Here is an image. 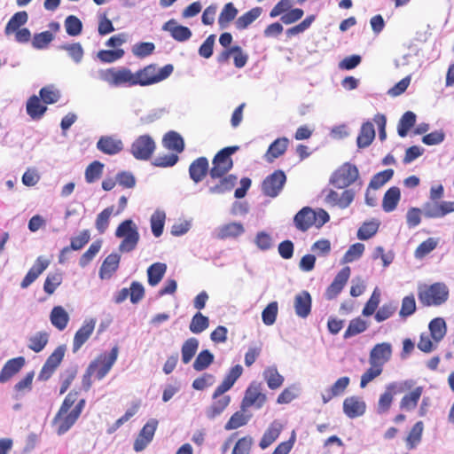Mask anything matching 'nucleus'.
<instances>
[{
  "label": "nucleus",
  "instance_id": "obj_28",
  "mask_svg": "<svg viewBox=\"0 0 454 454\" xmlns=\"http://www.w3.org/2000/svg\"><path fill=\"white\" fill-rule=\"evenodd\" d=\"M121 260V255L117 253L110 254L102 262L99 269V278L101 279H109L117 270Z\"/></svg>",
  "mask_w": 454,
  "mask_h": 454
},
{
  "label": "nucleus",
  "instance_id": "obj_15",
  "mask_svg": "<svg viewBox=\"0 0 454 454\" xmlns=\"http://www.w3.org/2000/svg\"><path fill=\"white\" fill-rule=\"evenodd\" d=\"M350 277V268H342L333 278L332 284L327 287L325 296L327 300H333L342 291Z\"/></svg>",
  "mask_w": 454,
  "mask_h": 454
},
{
  "label": "nucleus",
  "instance_id": "obj_3",
  "mask_svg": "<svg viewBox=\"0 0 454 454\" xmlns=\"http://www.w3.org/2000/svg\"><path fill=\"white\" fill-rule=\"evenodd\" d=\"M98 77L112 87L136 86L134 73L126 67L101 69Z\"/></svg>",
  "mask_w": 454,
  "mask_h": 454
},
{
  "label": "nucleus",
  "instance_id": "obj_24",
  "mask_svg": "<svg viewBox=\"0 0 454 454\" xmlns=\"http://www.w3.org/2000/svg\"><path fill=\"white\" fill-rule=\"evenodd\" d=\"M295 227L301 231H306L315 223L314 210L309 207L301 208L294 218Z\"/></svg>",
  "mask_w": 454,
  "mask_h": 454
},
{
  "label": "nucleus",
  "instance_id": "obj_49",
  "mask_svg": "<svg viewBox=\"0 0 454 454\" xmlns=\"http://www.w3.org/2000/svg\"><path fill=\"white\" fill-rule=\"evenodd\" d=\"M424 424L422 421H418L412 427L406 439V444L408 449L412 450L419 445V443L421 442Z\"/></svg>",
  "mask_w": 454,
  "mask_h": 454
},
{
  "label": "nucleus",
  "instance_id": "obj_29",
  "mask_svg": "<svg viewBox=\"0 0 454 454\" xmlns=\"http://www.w3.org/2000/svg\"><path fill=\"white\" fill-rule=\"evenodd\" d=\"M219 182L214 185L209 186L208 192L210 194H224L230 192L236 185L238 177L235 175L223 176L218 177Z\"/></svg>",
  "mask_w": 454,
  "mask_h": 454
},
{
  "label": "nucleus",
  "instance_id": "obj_37",
  "mask_svg": "<svg viewBox=\"0 0 454 454\" xmlns=\"http://www.w3.org/2000/svg\"><path fill=\"white\" fill-rule=\"evenodd\" d=\"M163 145L166 148L176 153H182L184 149V139L176 131H169L164 136Z\"/></svg>",
  "mask_w": 454,
  "mask_h": 454
},
{
  "label": "nucleus",
  "instance_id": "obj_8",
  "mask_svg": "<svg viewBox=\"0 0 454 454\" xmlns=\"http://www.w3.org/2000/svg\"><path fill=\"white\" fill-rule=\"evenodd\" d=\"M286 182V174L282 170H275L263 180L262 192L265 196L275 198L280 193Z\"/></svg>",
  "mask_w": 454,
  "mask_h": 454
},
{
  "label": "nucleus",
  "instance_id": "obj_18",
  "mask_svg": "<svg viewBox=\"0 0 454 454\" xmlns=\"http://www.w3.org/2000/svg\"><path fill=\"white\" fill-rule=\"evenodd\" d=\"M365 411L366 403L359 396H349L343 401V412L349 419L361 417Z\"/></svg>",
  "mask_w": 454,
  "mask_h": 454
},
{
  "label": "nucleus",
  "instance_id": "obj_36",
  "mask_svg": "<svg viewBox=\"0 0 454 454\" xmlns=\"http://www.w3.org/2000/svg\"><path fill=\"white\" fill-rule=\"evenodd\" d=\"M262 376L270 389L280 387L284 382V377L278 372L276 366L267 367L263 371Z\"/></svg>",
  "mask_w": 454,
  "mask_h": 454
},
{
  "label": "nucleus",
  "instance_id": "obj_14",
  "mask_svg": "<svg viewBox=\"0 0 454 454\" xmlns=\"http://www.w3.org/2000/svg\"><path fill=\"white\" fill-rule=\"evenodd\" d=\"M355 191L348 189L343 191L340 194L337 192L331 190L325 198L326 204L338 207L341 209L347 208L353 202L355 199Z\"/></svg>",
  "mask_w": 454,
  "mask_h": 454
},
{
  "label": "nucleus",
  "instance_id": "obj_41",
  "mask_svg": "<svg viewBox=\"0 0 454 454\" xmlns=\"http://www.w3.org/2000/svg\"><path fill=\"white\" fill-rule=\"evenodd\" d=\"M215 401L208 407L206 411V415L209 419H214L219 416L229 405L231 397L229 395H223Z\"/></svg>",
  "mask_w": 454,
  "mask_h": 454
},
{
  "label": "nucleus",
  "instance_id": "obj_11",
  "mask_svg": "<svg viewBox=\"0 0 454 454\" xmlns=\"http://www.w3.org/2000/svg\"><path fill=\"white\" fill-rule=\"evenodd\" d=\"M158 427V420L156 419H150L139 432L137 439L134 442V450L140 452L144 450L147 445L153 441L155 431Z\"/></svg>",
  "mask_w": 454,
  "mask_h": 454
},
{
  "label": "nucleus",
  "instance_id": "obj_61",
  "mask_svg": "<svg viewBox=\"0 0 454 454\" xmlns=\"http://www.w3.org/2000/svg\"><path fill=\"white\" fill-rule=\"evenodd\" d=\"M243 411V410L236 411L224 426V429L228 431L233 430L247 424L250 416L245 415Z\"/></svg>",
  "mask_w": 454,
  "mask_h": 454
},
{
  "label": "nucleus",
  "instance_id": "obj_9",
  "mask_svg": "<svg viewBox=\"0 0 454 454\" xmlns=\"http://www.w3.org/2000/svg\"><path fill=\"white\" fill-rule=\"evenodd\" d=\"M266 401V395L262 393V383L253 381L247 388L245 396L241 403V410L255 406L260 409Z\"/></svg>",
  "mask_w": 454,
  "mask_h": 454
},
{
  "label": "nucleus",
  "instance_id": "obj_45",
  "mask_svg": "<svg viewBox=\"0 0 454 454\" xmlns=\"http://www.w3.org/2000/svg\"><path fill=\"white\" fill-rule=\"evenodd\" d=\"M423 387H418L411 393L405 395L401 402L400 408L405 411H412L417 407L418 402L422 395Z\"/></svg>",
  "mask_w": 454,
  "mask_h": 454
},
{
  "label": "nucleus",
  "instance_id": "obj_43",
  "mask_svg": "<svg viewBox=\"0 0 454 454\" xmlns=\"http://www.w3.org/2000/svg\"><path fill=\"white\" fill-rule=\"evenodd\" d=\"M199 348V340L194 338L187 339L182 345L181 354H182V361L184 364H187L191 362L194 355L196 354Z\"/></svg>",
  "mask_w": 454,
  "mask_h": 454
},
{
  "label": "nucleus",
  "instance_id": "obj_30",
  "mask_svg": "<svg viewBox=\"0 0 454 454\" xmlns=\"http://www.w3.org/2000/svg\"><path fill=\"white\" fill-rule=\"evenodd\" d=\"M282 429V424L278 420H274L264 432L260 441L259 446L262 450L268 448L278 438Z\"/></svg>",
  "mask_w": 454,
  "mask_h": 454
},
{
  "label": "nucleus",
  "instance_id": "obj_47",
  "mask_svg": "<svg viewBox=\"0 0 454 454\" xmlns=\"http://www.w3.org/2000/svg\"><path fill=\"white\" fill-rule=\"evenodd\" d=\"M49 334L46 332H38L28 339L27 347L35 353L41 352L48 343Z\"/></svg>",
  "mask_w": 454,
  "mask_h": 454
},
{
  "label": "nucleus",
  "instance_id": "obj_20",
  "mask_svg": "<svg viewBox=\"0 0 454 454\" xmlns=\"http://www.w3.org/2000/svg\"><path fill=\"white\" fill-rule=\"evenodd\" d=\"M49 264L50 261L48 259L44 258L43 256L37 257L34 265L22 279L20 287L22 289L27 288L47 269Z\"/></svg>",
  "mask_w": 454,
  "mask_h": 454
},
{
  "label": "nucleus",
  "instance_id": "obj_10",
  "mask_svg": "<svg viewBox=\"0 0 454 454\" xmlns=\"http://www.w3.org/2000/svg\"><path fill=\"white\" fill-rule=\"evenodd\" d=\"M77 392L71 391L65 397L59 411L55 415L52 424L56 427V432L59 435H62L66 434L68 430H63L62 426H64L65 417L68 416L70 412V409L74 404L77 400Z\"/></svg>",
  "mask_w": 454,
  "mask_h": 454
},
{
  "label": "nucleus",
  "instance_id": "obj_39",
  "mask_svg": "<svg viewBox=\"0 0 454 454\" xmlns=\"http://www.w3.org/2000/svg\"><path fill=\"white\" fill-rule=\"evenodd\" d=\"M28 20L27 12L20 11L16 12L8 21L4 28V34L10 35L14 31L20 29V27L25 25Z\"/></svg>",
  "mask_w": 454,
  "mask_h": 454
},
{
  "label": "nucleus",
  "instance_id": "obj_17",
  "mask_svg": "<svg viewBox=\"0 0 454 454\" xmlns=\"http://www.w3.org/2000/svg\"><path fill=\"white\" fill-rule=\"evenodd\" d=\"M97 149L107 155H115L123 150V142L116 136H102L97 142Z\"/></svg>",
  "mask_w": 454,
  "mask_h": 454
},
{
  "label": "nucleus",
  "instance_id": "obj_12",
  "mask_svg": "<svg viewBox=\"0 0 454 454\" xmlns=\"http://www.w3.org/2000/svg\"><path fill=\"white\" fill-rule=\"evenodd\" d=\"M119 348L114 346L109 354H102L91 363H96V377L102 380L109 372L113 365L117 360Z\"/></svg>",
  "mask_w": 454,
  "mask_h": 454
},
{
  "label": "nucleus",
  "instance_id": "obj_4",
  "mask_svg": "<svg viewBox=\"0 0 454 454\" xmlns=\"http://www.w3.org/2000/svg\"><path fill=\"white\" fill-rule=\"evenodd\" d=\"M413 385L414 382L411 380L393 381L387 384L385 387V391L380 395L377 404V413L380 415L387 413L391 407L394 396L411 389Z\"/></svg>",
  "mask_w": 454,
  "mask_h": 454
},
{
  "label": "nucleus",
  "instance_id": "obj_6",
  "mask_svg": "<svg viewBox=\"0 0 454 454\" xmlns=\"http://www.w3.org/2000/svg\"><path fill=\"white\" fill-rule=\"evenodd\" d=\"M156 144L147 134L137 137L131 144L129 153L138 160H148L153 156Z\"/></svg>",
  "mask_w": 454,
  "mask_h": 454
},
{
  "label": "nucleus",
  "instance_id": "obj_58",
  "mask_svg": "<svg viewBox=\"0 0 454 454\" xmlns=\"http://www.w3.org/2000/svg\"><path fill=\"white\" fill-rule=\"evenodd\" d=\"M438 240L434 238H428L416 248L414 256L416 259H422L436 248Z\"/></svg>",
  "mask_w": 454,
  "mask_h": 454
},
{
  "label": "nucleus",
  "instance_id": "obj_59",
  "mask_svg": "<svg viewBox=\"0 0 454 454\" xmlns=\"http://www.w3.org/2000/svg\"><path fill=\"white\" fill-rule=\"evenodd\" d=\"M367 329L366 322L357 317L349 322L347 330L344 333V339L351 338L357 335Z\"/></svg>",
  "mask_w": 454,
  "mask_h": 454
},
{
  "label": "nucleus",
  "instance_id": "obj_44",
  "mask_svg": "<svg viewBox=\"0 0 454 454\" xmlns=\"http://www.w3.org/2000/svg\"><path fill=\"white\" fill-rule=\"evenodd\" d=\"M262 12L261 7H254L250 11L247 12L243 15L238 18L235 22V26L238 29L242 30L251 25L255 20H257Z\"/></svg>",
  "mask_w": 454,
  "mask_h": 454
},
{
  "label": "nucleus",
  "instance_id": "obj_33",
  "mask_svg": "<svg viewBox=\"0 0 454 454\" xmlns=\"http://www.w3.org/2000/svg\"><path fill=\"white\" fill-rule=\"evenodd\" d=\"M375 137L374 126L371 121L364 122L360 129L359 135L356 139V144L359 148L368 147Z\"/></svg>",
  "mask_w": 454,
  "mask_h": 454
},
{
  "label": "nucleus",
  "instance_id": "obj_46",
  "mask_svg": "<svg viewBox=\"0 0 454 454\" xmlns=\"http://www.w3.org/2000/svg\"><path fill=\"white\" fill-rule=\"evenodd\" d=\"M166 214L163 210L157 209L152 215L150 219L151 229L153 234L158 238L163 232V228L165 224Z\"/></svg>",
  "mask_w": 454,
  "mask_h": 454
},
{
  "label": "nucleus",
  "instance_id": "obj_62",
  "mask_svg": "<svg viewBox=\"0 0 454 454\" xmlns=\"http://www.w3.org/2000/svg\"><path fill=\"white\" fill-rule=\"evenodd\" d=\"M102 247V241L101 240H96L94 241L88 250L81 256L79 260V265L82 268L86 267L97 255V254L99 252L100 248Z\"/></svg>",
  "mask_w": 454,
  "mask_h": 454
},
{
  "label": "nucleus",
  "instance_id": "obj_54",
  "mask_svg": "<svg viewBox=\"0 0 454 454\" xmlns=\"http://www.w3.org/2000/svg\"><path fill=\"white\" fill-rule=\"evenodd\" d=\"M59 49L66 51L68 56L76 64L81 63L83 59L84 51L80 43H65L60 45Z\"/></svg>",
  "mask_w": 454,
  "mask_h": 454
},
{
  "label": "nucleus",
  "instance_id": "obj_26",
  "mask_svg": "<svg viewBox=\"0 0 454 454\" xmlns=\"http://www.w3.org/2000/svg\"><path fill=\"white\" fill-rule=\"evenodd\" d=\"M162 29L169 32L171 36L178 42H185L192 36V31L189 27L178 25L175 20L166 22Z\"/></svg>",
  "mask_w": 454,
  "mask_h": 454
},
{
  "label": "nucleus",
  "instance_id": "obj_56",
  "mask_svg": "<svg viewBox=\"0 0 454 454\" xmlns=\"http://www.w3.org/2000/svg\"><path fill=\"white\" fill-rule=\"evenodd\" d=\"M104 164L95 160L90 163L85 169V180L89 184H92L98 180L103 174Z\"/></svg>",
  "mask_w": 454,
  "mask_h": 454
},
{
  "label": "nucleus",
  "instance_id": "obj_34",
  "mask_svg": "<svg viewBox=\"0 0 454 454\" xmlns=\"http://www.w3.org/2000/svg\"><path fill=\"white\" fill-rule=\"evenodd\" d=\"M136 85L148 86L157 83L155 79V68L153 66H147L134 73Z\"/></svg>",
  "mask_w": 454,
  "mask_h": 454
},
{
  "label": "nucleus",
  "instance_id": "obj_63",
  "mask_svg": "<svg viewBox=\"0 0 454 454\" xmlns=\"http://www.w3.org/2000/svg\"><path fill=\"white\" fill-rule=\"evenodd\" d=\"M65 28L70 36H77L82 33V23L74 15H69L65 20Z\"/></svg>",
  "mask_w": 454,
  "mask_h": 454
},
{
  "label": "nucleus",
  "instance_id": "obj_35",
  "mask_svg": "<svg viewBox=\"0 0 454 454\" xmlns=\"http://www.w3.org/2000/svg\"><path fill=\"white\" fill-rule=\"evenodd\" d=\"M430 336L434 343L440 342L447 333L446 323L442 317H435L428 325Z\"/></svg>",
  "mask_w": 454,
  "mask_h": 454
},
{
  "label": "nucleus",
  "instance_id": "obj_21",
  "mask_svg": "<svg viewBox=\"0 0 454 454\" xmlns=\"http://www.w3.org/2000/svg\"><path fill=\"white\" fill-rule=\"evenodd\" d=\"M96 325L93 318L86 319L79 330L75 333L73 342V352H77L82 346L89 340Z\"/></svg>",
  "mask_w": 454,
  "mask_h": 454
},
{
  "label": "nucleus",
  "instance_id": "obj_51",
  "mask_svg": "<svg viewBox=\"0 0 454 454\" xmlns=\"http://www.w3.org/2000/svg\"><path fill=\"white\" fill-rule=\"evenodd\" d=\"M85 403L84 399H81L70 411L68 416L65 417V424L62 426L63 430H69L75 424L85 406Z\"/></svg>",
  "mask_w": 454,
  "mask_h": 454
},
{
  "label": "nucleus",
  "instance_id": "obj_40",
  "mask_svg": "<svg viewBox=\"0 0 454 454\" xmlns=\"http://www.w3.org/2000/svg\"><path fill=\"white\" fill-rule=\"evenodd\" d=\"M380 224V223L377 219L364 222L357 231V239L360 240H367L371 239L377 233Z\"/></svg>",
  "mask_w": 454,
  "mask_h": 454
},
{
  "label": "nucleus",
  "instance_id": "obj_42",
  "mask_svg": "<svg viewBox=\"0 0 454 454\" xmlns=\"http://www.w3.org/2000/svg\"><path fill=\"white\" fill-rule=\"evenodd\" d=\"M69 316L60 306L54 307L51 312V322L59 330H64L68 323Z\"/></svg>",
  "mask_w": 454,
  "mask_h": 454
},
{
  "label": "nucleus",
  "instance_id": "obj_22",
  "mask_svg": "<svg viewBox=\"0 0 454 454\" xmlns=\"http://www.w3.org/2000/svg\"><path fill=\"white\" fill-rule=\"evenodd\" d=\"M26 360L23 356H18L8 360L0 372V383L8 382L25 365Z\"/></svg>",
  "mask_w": 454,
  "mask_h": 454
},
{
  "label": "nucleus",
  "instance_id": "obj_50",
  "mask_svg": "<svg viewBox=\"0 0 454 454\" xmlns=\"http://www.w3.org/2000/svg\"><path fill=\"white\" fill-rule=\"evenodd\" d=\"M209 326V319L200 312H197L192 318L189 329L192 333L200 334Z\"/></svg>",
  "mask_w": 454,
  "mask_h": 454
},
{
  "label": "nucleus",
  "instance_id": "obj_55",
  "mask_svg": "<svg viewBox=\"0 0 454 454\" xmlns=\"http://www.w3.org/2000/svg\"><path fill=\"white\" fill-rule=\"evenodd\" d=\"M393 175L394 170L391 168L375 174L369 183V189L377 190L380 188L392 178Z\"/></svg>",
  "mask_w": 454,
  "mask_h": 454
},
{
  "label": "nucleus",
  "instance_id": "obj_19",
  "mask_svg": "<svg viewBox=\"0 0 454 454\" xmlns=\"http://www.w3.org/2000/svg\"><path fill=\"white\" fill-rule=\"evenodd\" d=\"M243 368L240 364L233 366L225 376L223 382L215 388L213 394V399L222 396L225 392L230 390L237 380L241 376Z\"/></svg>",
  "mask_w": 454,
  "mask_h": 454
},
{
  "label": "nucleus",
  "instance_id": "obj_16",
  "mask_svg": "<svg viewBox=\"0 0 454 454\" xmlns=\"http://www.w3.org/2000/svg\"><path fill=\"white\" fill-rule=\"evenodd\" d=\"M245 233V227L239 222H230L218 226L214 235L218 239H237Z\"/></svg>",
  "mask_w": 454,
  "mask_h": 454
},
{
  "label": "nucleus",
  "instance_id": "obj_31",
  "mask_svg": "<svg viewBox=\"0 0 454 454\" xmlns=\"http://www.w3.org/2000/svg\"><path fill=\"white\" fill-rule=\"evenodd\" d=\"M26 110L31 119L37 121L43 116L47 111V106L41 103L40 98L37 96L33 95L27 102Z\"/></svg>",
  "mask_w": 454,
  "mask_h": 454
},
{
  "label": "nucleus",
  "instance_id": "obj_64",
  "mask_svg": "<svg viewBox=\"0 0 454 454\" xmlns=\"http://www.w3.org/2000/svg\"><path fill=\"white\" fill-rule=\"evenodd\" d=\"M54 39V35L50 31L35 34L32 39V46L37 50L45 49Z\"/></svg>",
  "mask_w": 454,
  "mask_h": 454
},
{
  "label": "nucleus",
  "instance_id": "obj_52",
  "mask_svg": "<svg viewBox=\"0 0 454 454\" xmlns=\"http://www.w3.org/2000/svg\"><path fill=\"white\" fill-rule=\"evenodd\" d=\"M214 355L207 349L202 350L199 353L193 363V369L197 372H201L209 367L214 362Z\"/></svg>",
  "mask_w": 454,
  "mask_h": 454
},
{
  "label": "nucleus",
  "instance_id": "obj_23",
  "mask_svg": "<svg viewBox=\"0 0 454 454\" xmlns=\"http://www.w3.org/2000/svg\"><path fill=\"white\" fill-rule=\"evenodd\" d=\"M312 299L309 292L301 291L294 296V308L295 314L306 318L311 312Z\"/></svg>",
  "mask_w": 454,
  "mask_h": 454
},
{
  "label": "nucleus",
  "instance_id": "obj_27",
  "mask_svg": "<svg viewBox=\"0 0 454 454\" xmlns=\"http://www.w3.org/2000/svg\"><path fill=\"white\" fill-rule=\"evenodd\" d=\"M208 172V160L205 157H200L193 160L189 167V175L194 183H200Z\"/></svg>",
  "mask_w": 454,
  "mask_h": 454
},
{
  "label": "nucleus",
  "instance_id": "obj_57",
  "mask_svg": "<svg viewBox=\"0 0 454 454\" xmlns=\"http://www.w3.org/2000/svg\"><path fill=\"white\" fill-rule=\"evenodd\" d=\"M364 245L362 243H356L351 245L345 253L341 263H349L358 260L364 254Z\"/></svg>",
  "mask_w": 454,
  "mask_h": 454
},
{
  "label": "nucleus",
  "instance_id": "obj_60",
  "mask_svg": "<svg viewBox=\"0 0 454 454\" xmlns=\"http://www.w3.org/2000/svg\"><path fill=\"white\" fill-rule=\"evenodd\" d=\"M113 212L114 207H108L98 215L95 226L100 234H103L108 228L109 220Z\"/></svg>",
  "mask_w": 454,
  "mask_h": 454
},
{
  "label": "nucleus",
  "instance_id": "obj_53",
  "mask_svg": "<svg viewBox=\"0 0 454 454\" xmlns=\"http://www.w3.org/2000/svg\"><path fill=\"white\" fill-rule=\"evenodd\" d=\"M416 122V114L413 112H406L399 121L397 132L402 137H405L411 128L414 126Z\"/></svg>",
  "mask_w": 454,
  "mask_h": 454
},
{
  "label": "nucleus",
  "instance_id": "obj_13",
  "mask_svg": "<svg viewBox=\"0 0 454 454\" xmlns=\"http://www.w3.org/2000/svg\"><path fill=\"white\" fill-rule=\"evenodd\" d=\"M393 348L389 342H381L376 344L371 350L369 355L370 365L384 366L392 356Z\"/></svg>",
  "mask_w": 454,
  "mask_h": 454
},
{
  "label": "nucleus",
  "instance_id": "obj_5",
  "mask_svg": "<svg viewBox=\"0 0 454 454\" xmlns=\"http://www.w3.org/2000/svg\"><path fill=\"white\" fill-rule=\"evenodd\" d=\"M239 147L238 145L224 147L220 150L213 159V167L209 170L212 179H216L226 175L233 167L231 156L235 153Z\"/></svg>",
  "mask_w": 454,
  "mask_h": 454
},
{
  "label": "nucleus",
  "instance_id": "obj_38",
  "mask_svg": "<svg viewBox=\"0 0 454 454\" xmlns=\"http://www.w3.org/2000/svg\"><path fill=\"white\" fill-rule=\"evenodd\" d=\"M167 265L161 262H155L147 269L148 284L152 286H157L164 277Z\"/></svg>",
  "mask_w": 454,
  "mask_h": 454
},
{
  "label": "nucleus",
  "instance_id": "obj_1",
  "mask_svg": "<svg viewBox=\"0 0 454 454\" xmlns=\"http://www.w3.org/2000/svg\"><path fill=\"white\" fill-rule=\"evenodd\" d=\"M450 295V290L443 282H435L419 288L418 297L421 304L427 307H439L444 304Z\"/></svg>",
  "mask_w": 454,
  "mask_h": 454
},
{
  "label": "nucleus",
  "instance_id": "obj_32",
  "mask_svg": "<svg viewBox=\"0 0 454 454\" xmlns=\"http://www.w3.org/2000/svg\"><path fill=\"white\" fill-rule=\"evenodd\" d=\"M401 199L400 189L396 186L389 188L384 194L382 200V208L385 212L394 211Z\"/></svg>",
  "mask_w": 454,
  "mask_h": 454
},
{
  "label": "nucleus",
  "instance_id": "obj_7",
  "mask_svg": "<svg viewBox=\"0 0 454 454\" xmlns=\"http://www.w3.org/2000/svg\"><path fill=\"white\" fill-rule=\"evenodd\" d=\"M359 176L357 168L348 162L340 166L331 176L330 182L338 189L352 184Z\"/></svg>",
  "mask_w": 454,
  "mask_h": 454
},
{
  "label": "nucleus",
  "instance_id": "obj_48",
  "mask_svg": "<svg viewBox=\"0 0 454 454\" xmlns=\"http://www.w3.org/2000/svg\"><path fill=\"white\" fill-rule=\"evenodd\" d=\"M238 14V10L232 3L226 4L219 17L218 24L221 28H226L231 21H232Z\"/></svg>",
  "mask_w": 454,
  "mask_h": 454
},
{
  "label": "nucleus",
  "instance_id": "obj_2",
  "mask_svg": "<svg viewBox=\"0 0 454 454\" xmlns=\"http://www.w3.org/2000/svg\"><path fill=\"white\" fill-rule=\"evenodd\" d=\"M115 237L122 239L118 247L121 253L135 250L140 239L138 228L131 219H126L118 225Z\"/></svg>",
  "mask_w": 454,
  "mask_h": 454
},
{
  "label": "nucleus",
  "instance_id": "obj_25",
  "mask_svg": "<svg viewBox=\"0 0 454 454\" xmlns=\"http://www.w3.org/2000/svg\"><path fill=\"white\" fill-rule=\"evenodd\" d=\"M288 145V138H277L270 145L267 152L264 154V160L269 163H272L276 159L279 158L286 153Z\"/></svg>",
  "mask_w": 454,
  "mask_h": 454
}]
</instances>
